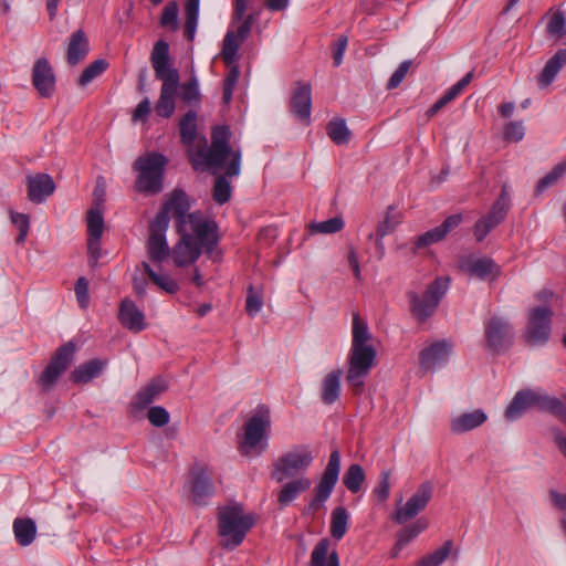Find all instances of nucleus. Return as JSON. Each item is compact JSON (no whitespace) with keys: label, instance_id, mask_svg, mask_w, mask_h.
<instances>
[{"label":"nucleus","instance_id":"f257e3e1","mask_svg":"<svg viewBox=\"0 0 566 566\" xmlns=\"http://www.w3.org/2000/svg\"><path fill=\"white\" fill-rule=\"evenodd\" d=\"M230 132L226 126L216 127L212 132V142L208 149L200 148L190 156L196 170L207 168L213 174L224 169L229 178L240 174L241 153L232 150L229 146Z\"/></svg>","mask_w":566,"mask_h":566},{"label":"nucleus","instance_id":"f03ea898","mask_svg":"<svg viewBox=\"0 0 566 566\" xmlns=\"http://www.w3.org/2000/svg\"><path fill=\"white\" fill-rule=\"evenodd\" d=\"M150 62L156 78L163 82L155 112L160 117L169 118L176 109V94L180 77L178 70L170 64L169 45L166 41L159 40L155 43Z\"/></svg>","mask_w":566,"mask_h":566},{"label":"nucleus","instance_id":"7ed1b4c3","mask_svg":"<svg viewBox=\"0 0 566 566\" xmlns=\"http://www.w3.org/2000/svg\"><path fill=\"white\" fill-rule=\"evenodd\" d=\"M352 334V348L346 380L350 386L361 388L364 379L375 364L376 349L369 344L371 334L367 323L356 312L353 313Z\"/></svg>","mask_w":566,"mask_h":566},{"label":"nucleus","instance_id":"20e7f679","mask_svg":"<svg viewBox=\"0 0 566 566\" xmlns=\"http://www.w3.org/2000/svg\"><path fill=\"white\" fill-rule=\"evenodd\" d=\"M188 210L189 201L187 195L182 190L176 189L159 212H166V217L168 218L169 212H172L178 221V227L184 228L185 224H189L191 232H193L206 247V253L212 255L218 243V227L216 222L202 219L196 213H188Z\"/></svg>","mask_w":566,"mask_h":566},{"label":"nucleus","instance_id":"39448f33","mask_svg":"<svg viewBox=\"0 0 566 566\" xmlns=\"http://www.w3.org/2000/svg\"><path fill=\"white\" fill-rule=\"evenodd\" d=\"M255 516L244 513L243 506L239 503H230L218 509V534L221 537L220 546L232 551L245 538L248 532L253 527Z\"/></svg>","mask_w":566,"mask_h":566},{"label":"nucleus","instance_id":"423d86ee","mask_svg":"<svg viewBox=\"0 0 566 566\" xmlns=\"http://www.w3.org/2000/svg\"><path fill=\"white\" fill-rule=\"evenodd\" d=\"M167 163L168 159L159 153H148L138 157L134 163V169L138 172L136 190L147 195L160 192Z\"/></svg>","mask_w":566,"mask_h":566},{"label":"nucleus","instance_id":"0eeeda50","mask_svg":"<svg viewBox=\"0 0 566 566\" xmlns=\"http://www.w3.org/2000/svg\"><path fill=\"white\" fill-rule=\"evenodd\" d=\"M313 460L314 455L310 447L297 446L282 454L273 463L272 478L276 482L282 483L286 479L305 472Z\"/></svg>","mask_w":566,"mask_h":566},{"label":"nucleus","instance_id":"6e6552de","mask_svg":"<svg viewBox=\"0 0 566 566\" xmlns=\"http://www.w3.org/2000/svg\"><path fill=\"white\" fill-rule=\"evenodd\" d=\"M270 427V409L265 406L258 407L244 426L243 439L239 444L240 452L244 455H249L252 450L262 452L265 449V443L262 441Z\"/></svg>","mask_w":566,"mask_h":566},{"label":"nucleus","instance_id":"1a4fd4ad","mask_svg":"<svg viewBox=\"0 0 566 566\" xmlns=\"http://www.w3.org/2000/svg\"><path fill=\"white\" fill-rule=\"evenodd\" d=\"M449 277H438L427 287L422 297L415 292L408 294L411 312L418 321L424 322L434 313L449 287Z\"/></svg>","mask_w":566,"mask_h":566},{"label":"nucleus","instance_id":"9d476101","mask_svg":"<svg viewBox=\"0 0 566 566\" xmlns=\"http://www.w3.org/2000/svg\"><path fill=\"white\" fill-rule=\"evenodd\" d=\"M169 218L166 212H158L149 226V237L146 243L148 259L154 263H161L171 254L166 240Z\"/></svg>","mask_w":566,"mask_h":566},{"label":"nucleus","instance_id":"9b49d317","mask_svg":"<svg viewBox=\"0 0 566 566\" xmlns=\"http://www.w3.org/2000/svg\"><path fill=\"white\" fill-rule=\"evenodd\" d=\"M76 350L73 342H67L60 346L51 358L49 365L42 371L38 384L44 391H49L57 381L60 376L71 365Z\"/></svg>","mask_w":566,"mask_h":566},{"label":"nucleus","instance_id":"f8f14e48","mask_svg":"<svg viewBox=\"0 0 566 566\" xmlns=\"http://www.w3.org/2000/svg\"><path fill=\"white\" fill-rule=\"evenodd\" d=\"M340 470V454L337 450H334L331 455L328 463L323 472L319 483L315 486V495L311 500L307 511L316 512L325 501L329 497L333 489L338 480Z\"/></svg>","mask_w":566,"mask_h":566},{"label":"nucleus","instance_id":"ddd939ff","mask_svg":"<svg viewBox=\"0 0 566 566\" xmlns=\"http://www.w3.org/2000/svg\"><path fill=\"white\" fill-rule=\"evenodd\" d=\"M177 232L180 234V239L171 249V255L175 265L182 268L195 263L206 247L193 232L188 233L181 227H177Z\"/></svg>","mask_w":566,"mask_h":566},{"label":"nucleus","instance_id":"4468645a","mask_svg":"<svg viewBox=\"0 0 566 566\" xmlns=\"http://www.w3.org/2000/svg\"><path fill=\"white\" fill-rule=\"evenodd\" d=\"M552 315L553 312L548 307H536L531 311L525 332V340L528 345H542L548 340Z\"/></svg>","mask_w":566,"mask_h":566},{"label":"nucleus","instance_id":"2eb2a0df","mask_svg":"<svg viewBox=\"0 0 566 566\" xmlns=\"http://www.w3.org/2000/svg\"><path fill=\"white\" fill-rule=\"evenodd\" d=\"M104 230V219L99 203L87 212V251L91 266H95L101 256V237Z\"/></svg>","mask_w":566,"mask_h":566},{"label":"nucleus","instance_id":"dca6fc26","mask_svg":"<svg viewBox=\"0 0 566 566\" xmlns=\"http://www.w3.org/2000/svg\"><path fill=\"white\" fill-rule=\"evenodd\" d=\"M486 347L500 353L511 346L513 340L512 326L502 317L493 316L485 323Z\"/></svg>","mask_w":566,"mask_h":566},{"label":"nucleus","instance_id":"f3484780","mask_svg":"<svg viewBox=\"0 0 566 566\" xmlns=\"http://www.w3.org/2000/svg\"><path fill=\"white\" fill-rule=\"evenodd\" d=\"M431 497L432 485L428 482L422 483L403 505L397 506L395 521L402 524L415 517L426 509Z\"/></svg>","mask_w":566,"mask_h":566},{"label":"nucleus","instance_id":"a211bd4d","mask_svg":"<svg viewBox=\"0 0 566 566\" xmlns=\"http://www.w3.org/2000/svg\"><path fill=\"white\" fill-rule=\"evenodd\" d=\"M254 23V15L248 14L242 23L235 31H228L223 39L222 57L226 64H233L241 43L249 36L252 25Z\"/></svg>","mask_w":566,"mask_h":566},{"label":"nucleus","instance_id":"6ab92c4d","mask_svg":"<svg viewBox=\"0 0 566 566\" xmlns=\"http://www.w3.org/2000/svg\"><path fill=\"white\" fill-rule=\"evenodd\" d=\"M32 84L42 97H51L55 91V75L48 59L40 57L32 69Z\"/></svg>","mask_w":566,"mask_h":566},{"label":"nucleus","instance_id":"aec40b11","mask_svg":"<svg viewBox=\"0 0 566 566\" xmlns=\"http://www.w3.org/2000/svg\"><path fill=\"white\" fill-rule=\"evenodd\" d=\"M451 352V345L446 340H439L424 347L419 354L420 367L427 371L447 363Z\"/></svg>","mask_w":566,"mask_h":566},{"label":"nucleus","instance_id":"412c9836","mask_svg":"<svg viewBox=\"0 0 566 566\" xmlns=\"http://www.w3.org/2000/svg\"><path fill=\"white\" fill-rule=\"evenodd\" d=\"M168 388L167 381L157 377L147 382L139 391L134 396L130 407L135 411H143L146 409L155 399H157Z\"/></svg>","mask_w":566,"mask_h":566},{"label":"nucleus","instance_id":"4be33fe9","mask_svg":"<svg viewBox=\"0 0 566 566\" xmlns=\"http://www.w3.org/2000/svg\"><path fill=\"white\" fill-rule=\"evenodd\" d=\"M28 198L30 201L41 203L55 190V184L48 174L29 176L27 180Z\"/></svg>","mask_w":566,"mask_h":566},{"label":"nucleus","instance_id":"5701e85b","mask_svg":"<svg viewBox=\"0 0 566 566\" xmlns=\"http://www.w3.org/2000/svg\"><path fill=\"white\" fill-rule=\"evenodd\" d=\"M312 90L310 84H298L291 98V112L305 123L310 122Z\"/></svg>","mask_w":566,"mask_h":566},{"label":"nucleus","instance_id":"b1692460","mask_svg":"<svg viewBox=\"0 0 566 566\" xmlns=\"http://www.w3.org/2000/svg\"><path fill=\"white\" fill-rule=\"evenodd\" d=\"M311 485L312 481L306 476H298L284 483L277 492V503L280 509L289 506L302 493L308 491Z\"/></svg>","mask_w":566,"mask_h":566},{"label":"nucleus","instance_id":"393cba45","mask_svg":"<svg viewBox=\"0 0 566 566\" xmlns=\"http://www.w3.org/2000/svg\"><path fill=\"white\" fill-rule=\"evenodd\" d=\"M144 314L136 304L126 298L119 306L118 319L120 324L134 333H138L146 327Z\"/></svg>","mask_w":566,"mask_h":566},{"label":"nucleus","instance_id":"a878e982","mask_svg":"<svg viewBox=\"0 0 566 566\" xmlns=\"http://www.w3.org/2000/svg\"><path fill=\"white\" fill-rule=\"evenodd\" d=\"M506 214L507 212H505L503 208L492 205L490 211L480 218L473 227V234L476 241H483L494 228L504 221Z\"/></svg>","mask_w":566,"mask_h":566},{"label":"nucleus","instance_id":"bb28decb","mask_svg":"<svg viewBox=\"0 0 566 566\" xmlns=\"http://www.w3.org/2000/svg\"><path fill=\"white\" fill-rule=\"evenodd\" d=\"M191 492L193 501L197 504H203L206 499L213 494V484L211 482L210 473L206 468H197L192 472Z\"/></svg>","mask_w":566,"mask_h":566},{"label":"nucleus","instance_id":"cd10ccee","mask_svg":"<svg viewBox=\"0 0 566 566\" xmlns=\"http://www.w3.org/2000/svg\"><path fill=\"white\" fill-rule=\"evenodd\" d=\"M90 51L88 40L85 32L82 29L76 30L72 33L67 50L66 61L71 66H75L85 59Z\"/></svg>","mask_w":566,"mask_h":566},{"label":"nucleus","instance_id":"c85d7f7f","mask_svg":"<svg viewBox=\"0 0 566 566\" xmlns=\"http://www.w3.org/2000/svg\"><path fill=\"white\" fill-rule=\"evenodd\" d=\"M106 366V360H101L98 358L91 359L85 361L71 373L70 380L77 385H84L90 382L92 379L99 376L103 369Z\"/></svg>","mask_w":566,"mask_h":566},{"label":"nucleus","instance_id":"c756f323","mask_svg":"<svg viewBox=\"0 0 566 566\" xmlns=\"http://www.w3.org/2000/svg\"><path fill=\"white\" fill-rule=\"evenodd\" d=\"M488 419L486 413L481 409L464 412L451 420V431L454 433H463L482 426Z\"/></svg>","mask_w":566,"mask_h":566},{"label":"nucleus","instance_id":"7c9ffc66","mask_svg":"<svg viewBox=\"0 0 566 566\" xmlns=\"http://www.w3.org/2000/svg\"><path fill=\"white\" fill-rule=\"evenodd\" d=\"M331 542L322 538L315 545L311 554L310 566H339V557L334 549L329 552Z\"/></svg>","mask_w":566,"mask_h":566},{"label":"nucleus","instance_id":"2f4dec72","mask_svg":"<svg viewBox=\"0 0 566 566\" xmlns=\"http://www.w3.org/2000/svg\"><path fill=\"white\" fill-rule=\"evenodd\" d=\"M179 132L181 143L187 147H191L197 139L203 144L207 143V139L203 136L200 137L197 132V113L192 109L188 111L180 118Z\"/></svg>","mask_w":566,"mask_h":566},{"label":"nucleus","instance_id":"473e14b6","mask_svg":"<svg viewBox=\"0 0 566 566\" xmlns=\"http://www.w3.org/2000/svg\"><path fill=\"white\" fill-rule=\"evenodd\" d=\"M460 268L470 275L484 279L494 271L495 263L490 258H475L473 255H469L460 260Z\"/></svg>","mask_w":566,"mask_h":566},{"label":"nucleus","instance_id":"72a5a7b5","mask_svg":"<svg viewBox=\"0 0 566 566\" xmlns=\"http://www.w3.org/2000/svg\"><path fill=\"white\" fill-rule=\"evenodd\" d=\"M566 64V49H559L545 64L538 76V83L542 87L548 86Z\"/></svg>","mask_w":566,"mask_h":566},{"label":"nucleus","instance_id":"f704fd0d","mask_svg":"<svg viewBox=\"0 0 566 566\" xmlns=\"http://www.w3.org/2000/svg\"><path fill=\"white\" fill-rule=\"evenodd\" d=\"M473 72L465 74L458 83L452 85L427 112L428 116L436 115L448 103L453 101L472 81Z\"/></svg>","mask_w":566,"mask_h":566},{"label":"nucleus","instance_id":"c9c22d12","mask_svg":"<svg viewBox=\"0 0 566 566\" xmlns=\"http://www.w3.org/2000/svg\"><path fill=\"white\" fill-rule=\"evenodd\" d=\"M13 533L17 542L21 546H29L33 543L36 536L35 522L30 517H18L13 521Z\"/></svg>","mask_w":566,"mask_h":566},{"label":"nucleus","instance_id":"e433bc0d","mask_svg":"<svg viewBox=\"0 0 566 566\" xmlns=\"http://www.w3.org/2000/svg\"><path fill=\"white\" fill-rule=\"evenodd\" d=\"M342 370L336 369L325 376L322 384V400L327 403H334L340 391Z\"/></svg>","mask_w":566,"mask_h":566},{"label":"nucleus","instance_id":"4c0bfd02","mask_svg":"<svg viewBox=\"0 0 566 566\" xmlns=\"http://www.w3.org/2000/svg\"><path fill=\"white\" fill-rule=\"evenodd\" d=\"M142 266L145 271V273L148 275L150 281L157 285L160 290L169 293V294H176L179 291V285L176 280H174L168 274H159L155 272L148 262L144 261L142 263Z\"/></svg>","mask_w":566,"mask_h":566},{"label":"nucleus","instance_id":"58836bf2","mask_svg":"<svg viewBox=\"0 0 566 566\" xmlns=\"http://www.w3.org/2000/svg\"><path fill=\"white\" fill-rule=\"evenodd\" d=\"M401 220V212L398 211L394 206H389L382 220L378 222L376 233H379V237L391 234L400 224Z\"/></svg>","mask_w":566,"mask_h":566},{"label":"nucleus","instance_id":"ea45409f","mask_svg":"<svg viewBox=\"0 0 566 566\" xmlns=\"http://www.w3.org/2000/svg\"><path fill=\"white\" fill-rule=\"evenodd\" d=\"M179 97L188 105H198L200 102V91L198 78L195 74H191L190 78L182 83H178Z\"/></svg>","mask_w":566,"mask_h":566},{"label":"nucleus","instance_id":"a19ab883","mask_svg":"<svg viewBox=\"0 0 566 566\" xmlns=\"http://www.w3.org/2000/svg\"><path fill=\"white\" fill-rule=\"evenodd\" d=\"M365 471L360 464L348 467L343 476V483L352 493H358L365 481Z\"/></svg>","mask_w":566,"mask_h":566},{"label":"nucleus","instance_id":"79ce46f5","mask_svg":"<svg viewBox=\"0 0 566 566\" xmlns=\"http://www.w3.org/2000/svg\"><path fill=\"white\" fill-rule=\"evenodd\" d=\"M199 1L200 0H187L185 12L186 20L184 24L185 36L192 41L196 34V28L198 23L199 14Z\"/></svg>","mask_w":566,"mask_h":566},{"label":"nucleus","instance_id":"37998d69","mask_svg":"<svg viewBox=\"0 0 566 566\" xmlns=\"http://www.w3.org/2000/svg\"><path fill=\"white\" fill-rule=\"evenodd\" d=\"M327 134L336 145L347 144L352 136L345 120L342 118H336L328 123Z\"/></svg>","mask_w":566,"mask_h":566},{"label":"nucleus","instance_id":"c03bdc74","mask_svg":"<svg viewBox=\"0 0 566 566\" xmlns=\"http://www.w3.org/2000/svg\"><path fill=\"white\" fill-rule=\"evenodd\" d=\"M348 513L345 507L338 506L332 512L331 534L335 539H340L346 534Z\"/></svg>","mask_w":566,"mask_h":566},{"label":"nucleus","instance_id":"a18cd8bd","mask_svg":"<svg viewBox=\"0 0 566 566\" xmlns=\"http://www.w3.org/2000/svg\"><path fill=\"white\" fill-rule=\"evenodd\" d=\"M427 527V523L418 522L411 526H408L403 531H401L397 536V542L392 549V556L396 557L398 553L413 538H416L424 528Z\"/></svg>","mask_w":566,"mask_h":566},{"label":"nucleus","instance_id":"49530a36","mask_svg":"<svg viewBox=\"0 0 566 566\" xmlns=\"http://www.w3.org/2000/svg\"><path fill=\"white\" fill-rule=\"evenodd\" d=\"M527 409H530L525 389H522L515 394L512 401L507 406L505 410V418L509 421H514L518 419Z\"/></svg>","mask_w":566,"mask_h":566},{"label":"nucleus","instance_id":"de8ad7c7","mask_svg":"<svg viewBox=\"0 0 566 566\" xmlns=\"http://www.w3.org/2000/svg\"><path fill=\"white\" fill-rule=\"evenodd\" d=\"M107 62L103 59L95 60L90 65H87L82 72L78 78V85L86 86L94 78L101 75L107 69Z\"/></svg>","mask_w":566,"mask_h":566},{"label":"nucleus","instance_id":"09e8293b","mask_svg":"<svg viewBox=\"0 0 566 566\" xmlns=\"http://www.w3.org/2000/svg\"><path fill=\"white\" fill-rule=\"evenodd\" d=\"M344 228V220L340 217H334L325 221L314 222L311 230L314 233L332 234L339 232Z\"/></svg>","mask_w":566,"mask_h":566},{"label":"nucleus","instance_id":"8fccbe9b","mask_svg":"<svg viewBox=\"0 0 566 566\" xmlns=\"http://www.w3.org/2000/svg\"><path fill=\"white\" fill-rule=\"evenodd\" d=\"M547 33L556 40L562 39L566 33V18L563 12H554L547 23Z\"/></svg>","mask_w":566,"mask_h":566},{"label":"nucleus","instance_id":"3c124183","mask_svg":"<svg viewBox=\"0 0 566 566\" xmlns=\"http://www.w3.org/2000/svg\"><path fill=\"white\" fill-rule=\"evenodd\" d=\"M566 172V161L557 164L551 172L538 180L536 193H542L547 187L553 186Z\"/></svg>","mask_w":566,"mask_h":566},{"label":"nucleus","instance_id":"603ef678","mask_svg":"<svg viewBox=\"0 0 566 566\" xmlns=\"http://www.w3.org/2000/svg\"><path fill=\"white\" fill-rule=\"evenodd\" d=\"M226 176H219L216 179V184L213 187V199L219 205H223L230 200L231 197V186L230 182L227 180Z\"/></svg>","mask_w":566,"mask_h":566},{"label":"nucleus","instance_id":"864d4df0","mask_svg":"<svg viewBox=\"0 0 566 566\" xmlns=\"http://www.w3.org/2000/svg\"><path fill=\"white\" fill-rule=\"evenodd\" d=\"M526 400L530 409L536 408L539 411H545L549 395L542 389L533 390L525 389Z\"/></svg>","mask_w":566,"mask_h":566},{"label":"nucleus","instance_id":"5fc2aeb1","mask_svg":"<svg viewBox=\"0 0 566 566\" xmlns=\"http://www.w3.org/2000/svg\"><path fill=\"white\" fill-rule=\"evenodd\" d=\"M444 238L446 237L441 232L440 228L437 227V228L431 229V230L427 231L426 233L419 235L415 241L413 249H415V251H417L419 249H422V248H426L433 243H437V242L443 240Z\"/></svg>","mask_w":566,"mask_h":566},{"label":"nucleus","instance_id":"6e6d98bb","mask_svg":"<svg viewBox=\"0 0 566 566\" xmlns=\"http://www.w3.org/2000/svg\"><path fill=\"white\" fill-rule=\"evenodd\" d=\"M160 24L163 27H170L172 30L178 29V6L175 2H169L165 6Z\"/></svg>","mask_w":566,"mask_h":566},{"label":"nucleus","instance_id":"4d7b16f0","mask_svg":"<svg viewBox=\"0 0 566 566\" xmlns=\"http://www.w3.org/2000/svg\"><path fill=\"white\" fill-rule=\"evenodd\" d=\"M452 548H453V542L451 539L446 541L441 547L436 549L433 553L424 556V558L432 566H440L448 558Z\"/></svg>","mask_w":566,"mask_h":566},{"label":"nucleus","instance_id":"13d9d810","mask_svg":"<svg viewBox=\"0 0 566 566\" xmlns=\"http://www.w3.org/2000/svg\"><path fill=\"white\" fill-rule=\"evenodd\" d=\"M147 419L154 427H164L169 422V412L160 406H154L148 409Z\"/></svg>","mask_w":566,"mask_h":566},{"label":"nucleus","instance_id":"bf43d9fd","mask_svg":"<svg viewBox=\"0 0 566 566\" xmlns=\"http://www.w3.org/2000/svg\"><path fill=\"white\" fill-rule=\"evenodd\" d=\"M12 222L19 228V234L17 235V243H23L27 239L29 228H30V219L28 214L24 213H12L11 214Z\"/></svg>","mask_w":566,"mask_h":566},{"label":"nucleus","instance_id":"052dcab7","mask_svg":"<svg viewBox=\"0 0 566 566\" xmlns=\"http://www.w3.org/2000/svg\"><path fill=\"white\" fill-rule=\"evenodd\" d=\"M263 306V297L261 293L254 292L250 286L245 300V308L250 316L256 315Z\"/></svg>","mask_w":566,"mask_h":566},{"label":"nucleus","instance_id":"680f3d73","mask_svg":"<svg viewBox=\"0 0 566 566\" xmlns=\"http://www.w3.org/2000/svg\"><path fill=\"white\" fill-rule=\"evenodd\" d=\"M545 412H548L566 423V405L557 397L549 396Z\"/></svg>","mask_w":566,"mask_h":566},{"label":"nucleus","instance_id":"e2e57ef3","mask_svg":"<svg viewBox=\"0 0 566 566\" xmlns=\"http://www.w3.org/2000/svg\"><path fill=\"white\" fill-rule=\"evenodd\" d=\"M390 470H384L380 473V479L378 485L375 488L374 492L377 495L378 500L384 502L389 496L390 490Z\"/></svg>","mask_w":566,"mask_h":566},{"label":"nucleus","instance_id":"0e129e2a","mask_svg":"<svg viewBox=\"0 0 566 566\" xmlns=\"http://www.w3.org/2000/svg\"><path fill=\"white\" fill-rule=\"evenodd\" d=\"M410 66H411V61H403L402 63H400L398 69L390 76V78L387 83V88L392 90V88L398 87L400 85V83L403 81V78L406 77Z\"/></svg>","mask_w":566,"mask_h":566},{"label":"nucleus","instance_id":"69168bd1","mask_svg":"<svg viewBox=\"0 0 566 566\" xmlns=\"http://www.w3.org/2000/svg\"><path fill=\"white\" fill-rule=\"evenodd\" d=\"M75 295L77 302L82 308H85L88 304V281L81 276L75 284Z\"/></svg>","mask_w":566,"mask_h":566},{"label":"nucleus","instance_id":"338daca9","mask_svg":"<svg viewBox=\"0 0 566 566\" xmlns=\"http://www.w3.org/2000/svg\"><path fill=\"white\" fill-rule=\"evenodd\" d=\"M504 136L506 140L520 142L524 137V126L521 122H511L505 126Z\"/></svg>","mask_w":566,"mask_h":566},{"label":"nucleus","instance_id":"774afa93","mask_svg":"<svg viewBox=\"0 0 566 566\" xmlns=\"http://www.w3.org/2000/svg\"><path fill=\"white\" fill-rule=\"evenodd\" d=\"M549 499L552 504L560 512L566 514V494L556 490H549Z\"/></svg>","mask_w":566,"mask_h":566}]
</instances>
